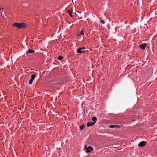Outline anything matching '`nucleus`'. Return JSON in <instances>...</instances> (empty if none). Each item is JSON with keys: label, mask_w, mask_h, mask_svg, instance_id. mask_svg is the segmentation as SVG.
Masks as SVG:
<instances>
[{"label": "nucleus", "mask_w": 157, "mask_h": 157, "mask_svg": "<svg viewBox=\"0 0 157 157\" xmlns=\"http://www.w3.org/2000/svg\"><path fill=\"white\" fill-rule=\"evenodd\" d=\"M13 26L19 28H24L26 27V25L23 23H15L13 24Z\"/></svg>", "instance_id": "obj_1"}, {"label": "nucleus", "mask_w": 157, "mask_h": 157, "mask_svg": "<svg viewBox=\"0 0 157 157\" xmlns=\"http://www.w3.org/2000/svg\"><path fill=\"white\" fill-rule=\"evenodd\" d=\"M85 149L87 150V152H90V151H92L93 150V148L89 146L88 147L86 146H85Z\"/></svg>", "instance_id": "obj_2"}, {"label": "nucleus", "mask_w": 157, "mask_h": 157, "mask_svg": "<svg viewBox=\"0 0 157 157\" xmlns=\"http://www.w3.org/2000/svg\"><path fill=\"white\" fill-rule=\"evenodd\" d=\"M146 143L144 141H142L140 142L138 144V146L139 147H143L146 144Z\"/></svg>", "instance_id": "obj_3"}, {"label": "nucleus", "mask_w": 157, "mask_h": 157, "mask_svg": "<svg viewBox=\"0 0 157 157\" xmlns=\"http://www.w3.org/2000/svg\"><path fill=\"white\" fill-rule=\"evenodd\" d=\"M146 45L145 44H141L139 46V47L141 48L142 49H145V48L146 47Z\"/></svg>", "instance_id": "obj_4"}, {"label": "nucleus", "mask_w": 157, "mask_h": 157, "mask_svg": "<svg viewBox=\"0 0 157 157\" xmlns=\"http://www.w3.org/2000/svg\"><path fill=\"white\" fill-rule=\"evenodd\" d=\"M95 124L94 122H88L87 124V126L88 127H89L90 126H92L94 125Z\"/></svg>", "instance_id": "obj_5"}, {"label": "nucleus", "mask_w": 157, "mask_h": 157, "mask_svg": "<svg viewBox=\"0 0 157 157\" xmlns=\"http://www.w3.org/2000/svg\"><path fill=\"white\" fill-rule=\"evenodd\" d=\"M84 48H80L78 49L77 51V52L80 53H81L84 52L83 50L84 49Z\"/></svg>", "instance_id": "obj_6"}, {"label": "nucleus", "mask_w": 157, "mask_h": 157, "mask_svg": "<svg viewBox=\"0 0 157 157\" xmlns=\"http://www.w3.org/2000/svg\"><path fill=\"white\" fill-rule=\"evenodd\" d=\"M34 52V51L33 50L29 49L28 50V51H27L26 53V54L28 53H32Z\"/></svg>", "instance_id": "obj_7"}, {"label": "nucleus", "mask_w": 157, "mask_h": 157, "mask_svg": "<svg viewBox=\"0 0 157 157\" xmlns=\"http://www.w3.org/2000/svg\"><path fill=\"white\" fill-rule=\"evenodd\" d=\"M120 127L119 126L115 125H110L109 126V127L112 128H115Z\"/></svg>", "instance_id": "obj_8"}, {"label": "nucleus", "mask_w": 157, "mask_h": 157, "mask_svg": "<svg viewBox=\"0 0 157 157\" xmlns=\"http://www.w3.org/2000/svg\"><path fill=\"white\" fill-rule=\"evenodd\" d=\"M92 120L94 121L93 122H94L95 123H96L97 120V118L95 117H93L92 118Z\"/></svg>", "instance_id": "obj_9"}, {"label": "nucleus", "mask_w": 157, "mask_h": 157, "mask_svg": "<svg viewBox=\"0 0 157 157\" xmlns=\"http://www.w3.org/2000/svg\"><path fill=\"white\" fill-rule=\"evenodd\" d=\"M67 12L69 13V14L70 15V16L71 17H72V15L71 14V13L72 12V11H71L69 10H67Z\"/></svg>", "instance_id": "obj_10"}, {"label": "nucleus", "mask_w": 157, "mask_h": 157, "mask_svg": "<svg viewBox=\"0 0 157 157\" xmlns=\"http://www.w3.org/2000/svg\"><path fill=\"white\" fill-rule=\"evenodd\" d=\"M36 76V75L34 74H33L31 75V79L32 80H34Z\"/></svg>", "instance_id": "obj_11"}, {"label": "nucleus", "mask_w": 157, "mask_h": 157, "mask_svg": "<svg viewBox=\"0 0 157 157\" xmlns=\"http://www.w3.org/2000/svg\"><path fill=\"white\" fill-rule=\"evenodd\" d=\"M84 128V125L82 124L80 126V128L81 130H82Z\"/></svg>", "instance_id": "obj_12"}, {"label": "nucleus", "mask_w": 157, "mask_h": 157, "mask_svg": "<svg viewBox=\"0 0 157 157\" xmlns=\"http://www.w3.org/2000/svg\"><path fill=\"white\" fill-rule=\"evenodd\" d=\"M63 59V57L61 56H60L58 57V59L59 60H60L62 59Z\"/></svg>", "instance_id": "obj_13"}, {"label": "nucleus", "mask_w": 157, "mask_h": 157, "mask_svg": "<svg viewBox=\"0 0 157 157\" xmlns=\"http://www.w3.org/2000/svg\"><path fill=\"white\" fill-rule=\"evenodd\" d=\"M33 80H32V79H31L29 81V83L30 84H31L33 82Z\"/></svg>", "instance_id": "obj_14"}, {"label": "nucleus", "mask_w": 157, "mask_h": 157, "mask_svg": "<svg viewBox=\"0 0 157 157\" xmlns=\"http://www.w3.org/2000/svg\"><path fill=\"white\" fill-rule=\"evenodd\" d=\"M84 34V33L82 31H81L80 32L79 34H78V36H79L80 34H82L83 35Z\"/></svg>", "instance_id": "obj_15"}, {"label": "nucleus", "mask_w": 157, "mask_h": 157, "mask_svg": "<svg viewBox=\"0 0 157 157\" xmlns=\"http://www.w3.org/2000/svg\"><path fill=\"white\" fill-rule=\"evenodd\" d=\"M100 22L102 24H104L105 23V21L102 20L100 21Z\"/></svg>", "instance_id": "obj_16"}, {"label": "nucleus", "mask_w": 157, "mask_h": 157, "mask_svg": "<svg viewBox=\"0 0 157 157\" xmlns=\"http://www.w3.org/2000/svg\"><path fill=\"white\" fill-rule=\"evenodd\" d=\"M1 8H0V10H1Z\"/></svg>", "instance_id": "obj_17"}]
</instances>
